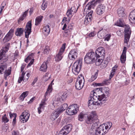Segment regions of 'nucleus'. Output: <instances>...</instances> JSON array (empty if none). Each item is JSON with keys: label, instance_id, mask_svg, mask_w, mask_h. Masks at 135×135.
Returning a JSON list of instances; mask_svg holds the SVG:
<instances>
[{"label": "nucleus", "instance_id": "f257e3e1", "mask_svg": "<svg viewBox=\"0 0 135 135\" xmlns=\"http://www.w3.org/2000/svg\"><path fill=\"white\" fill-rule=\"evenodd\" d=\"M97 98L95 95L93 97H90L88 102V107L91 109L93 108V106L95 105H101L103 104L107 100V98L104 94L101 95H98Z\"/></svg>", "mask_w": 135, "mask_h": 135}, {"label": "nucleus", "instance_id": "f03ea898", "mask_svg": "<svg viewBox=\"0 0 135 135\" xmlns=\"http://www.w3.org/2000/svg\"><path fill=\"white\" fill-rule=\"evenodd\" d=\"M112 125L111 123H108L100 126L97 129V135H103L105 134Z\"/></svg>", "mask_w": 135, "mask_h": 135}, {"label": "nucleus", "instance_id": "7ed1b4c3", "mask_svg": "<svg viewBox=\"0 0 135 135\" xmlns=\"http://www.w3.org/2000/svg\"><path fill=\"white\" fill-rule=\"evenodd\" d=\"M66 23H65L62 28L64 30L63 35L64 37L70 36L71 35L72 31L73 29V26L71 24H69L67 27Z\"/></svg>", "mask_w": 135, "mask_h": 135}, {"label": "nucleus", "instance_id": "20e7f679", "mask_svg": "<svg viewBox=\"0 0 135 135\" xmlns=\"http://www.w3.org/2000/svg\"><path fill=\"white\" fill-rule=\"evenodd\" d=\"M82 66V62L80 60L76 61L72 66L73 73L75 75H77L81 70Z\"/></svg>", "mask_w": 135, "mask_h": 135}, {"label": "nucleus", "instance_id": "39448f33", "mask_svg": "<svg viewBox=\"0 0 135 135\" xmlns=\"http://www.w3.org/2000/svg\"><path fill=\"white\" fill-rule=\"evenodd\" d=\"M31 20L28 21L27 23L25 29V37L26 38H27V46H28V43L29 41L28 38L29 37V35L31 32Z\"/></svg>", "mask_w": 135, "mask_h": 135}, {"label": "nucleus", "instance_id": "423d86ee", "mask_svg": "<svg viewBox=\"0 0 135 135\" xmlns=\"http://www.w3.org/2000/svg\"><path fill=\"white\" fill-rule=\"evenodd\" d=\"M124 30V43L127 44L129 40L131 33L130 27L128 25L125 26Z\"/></svg>", "mask_w": 135, "mask_h": 135}, {"label": "nucleus", "instance_id": "0eeeda50", "mask_svg": "<svg viewBox=\"0 0 135 135\" xmlns=\"http://www.w3.org/2000/svg\"><path fill=\"white\" fill-rule=\"evenodd\" d=\"M66 44H63L59 50L58 54H57L55 57V60L56 62H58L61 60L62 58L63 54L66 48Z\"/></svg>", "mask_w": 135, "mask_h": 135}, {"label": "nucleus", "instance_id": "6e6552de", "mask_svg": "<svg viewBox=\"0 0 135 135\" xmlns=\"http://www.w3.org/2000/svg\"><path fill=\"white\" fill-rule=\"evenodd\" d=\"M84 78L82 76H79L75 82V86L76 89L78 90L81 89L84 85Z\"/></svg>", "mask_w": 135, "mask_h": 135}, {"label": "nucleus", "instance_id": "1a4fd4ad", "mask_svg": "<svg viewBox=\"0 0 135 135\" xmlns=\"http://www.w3.org/2000/svg\"><path fill=\"white\" fill-rule=\"evenodd\" d=\"M79 110V108L76 104H74L69 106L66 110V112L69 115H73L76 114Z\"/></svg>", "mask_w": 135, "mask_h": 135}, {"label": "nucleus", "instance_id": "9d476101", "mask_svg": "<svg viewBox=\"0 0 135 135\" xmlns=\"http://www.w3.org/2000/svg\"><path fill=\"white\" fill-rule=\"evenodd\" d=\"M97 119V115L96 112H92L90 115L87 117L86 120V122L88 124H91L94 123L95 120Z\"/></svg>", "mask_w": 135, "mask_h": 135}, {"label": "nucleus", "instance_id": "9b49d317", "mask_svg": "<svg viewBox=\"0 0 135 135\" xmlns=\"http://www.w3.org/2000/svg\"><path fill=\"white\" fill-rule=\"evenodd\" d=\"M72 128V126L70 124L64 127L60 131L58 135H66L70 131Z\"/></svg>", "mask_w": 135, "mask_h": 135}, {"label": "nucleus", "instance_id": "f8f14e48", "mask_svg": "<svg viewBox=\"0 0 135 135\" xmlns=\"http://www.w3.org/2000/svg\"><path fill=\"white\" fill-rule=\"evenodd\" d=\"M95 53L96 58H104L105 56V49L104 47H99L96 50Z\"/></svg>", "mask_w": 135, "mask_h": 135}, {"label": "nucleus", "instance_id": "ddd939ff", "mask_svg": "<svg viewBox=\"0 0 135 135\" xmlns=\"http://www.w3.org/2000/svg\"><path fill=\"white\" fill-rule=\"evenodd\" d=\"M30 116V114L28 112L25 111L20 116V120L22 122H26L28 120Z\"/></svg>", "mask_w": 135, "mask_h": 135}, {"label": "nucleus", "instance_id": "4468645a", "mask_svg": "<svg viewBox=\"0 0 135 135\" xmlns=\"http://www.w3.org/2000/svg\"><path fill=\"white\" fill-rule=\"evenodd\" d=\"M105 7L102 4H99L97 7L95 9L97 14L99 15H101L105 12Z\"/></svg>", "mask_w": 135, "mask_h": 135}, {"label": "nucleus", "instance_id": "2eb2a0df", "mask_svg": "<svg viewBox=\"0 0 135 135\" xmlns=\"http://www.w3.org/2000/svg\"><path fill=\"white\" fill-rule=\"evenodd\" d=\"M78 54L77 49H72L69 53L68 56L70 60H74L77 58Z\"/></svg>", "mask_w": 135, "mask_h": 135}, {"label": "nucleus", "instance_id": "dca6fc26", "mask_svg": "<svg viewBox=\"0 0 135 135\" xmlns=\"http://www.w3.org/2000/svg\"><path fill=\"white\" fill-rule=\"evenodd\" d=\"M14 30L13 29H11L8 33L6 35L3 39V41L6 42L9 41L12 37Z\"/></svg>", "mask_w": 135, "mask_h": 135}, {"label": "nucleus", "instance_id": "f3484780", "mask_svg": "<svg viewBox=\"0 0 135 135\" xmlns=\"http://www.w3.org/2000/svg\"><path fill=\"white\" fill-rule=\"evenodd\" d=\"M52 89V86L50 84L49 85L48 87L46 92L45 94L44 95V98L42 99L41 101H45V102L46 103L47 100V96L50 95V93H51Z\"/></svg>", "mask_w": 135, "mask_h": 135}, {"label": "nucleus", "instance_id": "a211bd4d", "mask_svg": "<svg viewBox=\"0 0 135 135\" xmlns=\"http://www.w3.org/2000/svg\"><path fill=\"white\" fill-rule=\"evenodd\" d=\"M104 58H100L98 60V62L99 63L98 65H101V67L103 68H104L107 66L108 62L107 59L104 60Z\"/></svg>", "mask_w": 135, "mask_h": 135}, {"label": "nucleus", "instance_id": "6ab92c4d", "mask_svg": "<svg viewBox=\"0 0 135 135\" xmlns=\"http://www.w3.org/2000/svg\"><path fill=\"white\" fill-rule=\"evenodd\" d=\"M127 48L126 47H124L123 52L120 57V60L121 63H124L126 60V53Z\"/></svg>", "mask_w": 135, "mask_h": 135}, {"label": "nucleus", "instance_id": "aec40b11", "mask_svg": "<svg viewBox=\"0 0 135 135\" xmlns=\"http://www.w3.org/2000/svg\"><path fill=\"white\" fill-rule=\"evenodd\" d=\"M124 9L123 7L119 8L117 10V13L119 17L122 18L126 15Z\"/></svg>", "mask_w": 135, "mask_h": 135}, {"label": "nucleus", "instance_id": "412c9836", "mask_svg": "<svg viewBox=\"0 0 135 135\" xmlns=\"http://www.w3.org/2000/svg\"><path fill=\"white\" fill-rule=\"evenodd\" d=\"M129 20L131 23H135V9L130 12L129 16Z\"/></svg>", "mask_w": 135, "mask_h": 135}, {"label": "nucleus", "instance_id": "4be33fe9", "mask_svg": "<svg viewBox=\"0 0 135 135\" xmlns=\"http://www.w3.org/2000/svg\"><path fill=\"white\" fill-rule=\"evenodd\" d=\"M98 94L99 92L101 93L102 92V88H97L96 89H94V90L92 91L91 92L90 97H94V95L97 98H98L97 97H98V95H97V93L98 92Z\"/></svg>", "mask_w": 135, "mask_h": 135}, {"label": "nucleus", "instance_id": "5701e85b", "mask_svg": "<svg viewBox=\"0 0 135 135\" xmlns=\"http://www.w3.org/2000/svg\"><path fill=\"white\" fill-rule=\"evenodd\" d=\"M46 103L45 102V101H41L39 104V107L38 108V112L39 114L42 112V109L44 110L45 106L46 105Z\"/></svg>", "mask_w": 135, "mask_h": 135}, {"label": "nucleus", "instance_id": "b1692460", "mask_svg": "<svg viewBox=\"0 0 135 135\" xmlns=\"http://www.w3.org/2000/svg\"><path fill=\"white\" fill-rule=\"evenodd\" d=\"M107 31L105 30L102 29L99 31L97 33V36L98 37L102 39L104 38L106 35Z\"/></svg>", "mask_w": 135, "mask_h": 135}, {"label": "nucleus", "instance_id": "393cba45", "mask_svg": "<svg viewBox=\"0 0 135 135\" xmlns=\"http://www.w3.org/2000/svg\"><path fill=\"white\" fill-rule=\"evenodd\" d=\"M86 55L94 61L95 59H97V58H96L95 53H94L92 50L89 52Z\"/></svg>", "mask_w": 135, "mask_h": 135}, {"label": "nucleus", "instance_id": "a878e982", "mask_svg": "<svg viewBox=\"0 0 135 135\" xmlns=\"http://www.w3.org/2000/svg\"><path fill=\"white\" fill-rule=\"evenodd\" d=\"M42 32L45 35H48L50 32V28L48 25L44 26L42 29Z\"/></svg>", "mask_w": 135, "mask_h": 135}, {"label": "nucleus", "instance_id": "bb28decb", "mask_svg": "<svg viewBox=\"0 0 135 135\" xmlns=\"http://www.w3.org/2000/svg\"><path fill=\"white\" fill-rule=\"evenodd\" d=\"M60 113L57 110L53 112L51 114L50 116V118L52 120H54L59 116Z\"/></svg>", "mask_w": 135, "mask_h": 135}, {"label": "nucleus", "instance_id": "cd10ccee", "mask_svg": "<svg viewBox=\"0 0 135 135\" xmlns=\"http://www.w3.org/2000/svg\"><path fill=\"white\" fill-rule=\"evenodd\" d=\"M68 96V94L66 92L62 93V94H59V99H58V101H61V100L63 101L66 100V98Z\"/></svg>", "mask_w": 135, "mask_h": 135}, {"label": "nucleus", "instance_id": "c85d7f7f", "mask_svg": "<svg viewBox=\"0 0 135 135\" xmlns=\"http://www.w3.org/2000/svg\"><path fill=\"white\" fill-rule=\"evenodd\" d=\"M43 18V16L41 15L36 17L35 20V25L37 26L40 24Z\"/></svg>", "mask_w": 135, "mask_h": 135}, {"label": "nucleus", "instance_id": "c756f323", "mask_svg": "<svg viewBox=\"0 0 135 135\" xmlns=\"http://www.w3.org/2000/svg\"><path fill=\"white\" fill-rule=\"evenodd\" d=\"M68 106L67 104H64L60 106V107L57 109L56 110L60 113L66 109L68 107Z\"/></svg>", "mask_w": 135, "mask_h": 135}, {"label": "nucleus", "instance_id": "7c9ffc66", "mask_svg": "<svg viewBox=\"0 0 135 135\" xmlns=\"http://www.w3.org/2000/svg\"><path fill=\"white\" fill-rule=\"evenodd\" d=\"M7 68L6 64L1 63L0 64V74H2Z\"/></svg>", "mask_w": 135, "mask_h": 135}, {"label": "nucleus", "instance_id": "2f4dec72", "mask_svg": "<svg viewBox=\"0 0 135 135\" xmlns=\"http://www.w3.org/2000/svg\"><path fill=\"white\" fill-rule=\"evenodd\" d=\"M47 68V63L44 62L41 65L40 69V70L43 72H46Z\"/></svg>", "mask_w": 135, "mask_h": 135}, {"label": "nucleus", "instance_id": "473e14b6", "mask_svg": "<svg viewBox=\"0 0 135 135\" xmlns=\"http://www.w3.org/2000/svg\"><path fill=\"white\" fill-rule=\"evenodd\" d=\"M29 92L28 91H25L23 92L20 95L19 98V99L20 100L23 101L24 99L28 95Z\"/></svg>", "mask_w": 135, "mask_h": 135}, {"label": "nucleus", "instance_id": "72a5a7b5", "mask_svg": "<svg viewBox=\"0 0 135 135\" xmlns=\"http://www.w3.org/2000/svg\"><path fill=\"white\" fill-rule=\"evenodd\" d=\"M4 74V78L5 80L7 79V77L9 76L11 74V68L10 67L8 70H5Z\"/></svg>", "mask_w": 135, "mask_h": 135}, {"label": "nucleus", "instance_id": "f704fd0d", "mask_svg": "<svg viewBox=\"0 0 135 135\" xmlns=\"http://www.w3.org/2000/svg\"><path fill=\"white\" fill-rule=\"evenodd\" d=\"M95 0H93L90 2H89L88 4L86 5V7L88 5V10H90L91 8H94L95 5Z\"/></svg>", "mask_w": 135, "mask_h": 135}, {"label": "nucleus", "instance_id": "c9c22d12", "mask_svg": "<svg viewBox=\"0 0 135 135\" xmlns=\"http://www.w3.org/2000/svg\"><path fill=\"white\" fill-rule=\"evenodd\" d=\"M98 71L93 74L91 78L89 79L88 81L89 82H91L94 81L97 78L98 74Z\"/></svg>", "mask_w": 135, "mask_h": 135}, {"label": "nucleus", "instance_id": "e433bc0d", "mask_svg": "<svg viewBox=\"0 0 135 135\" xmlns=\"http://www.w3.org/2000/svg\"><path fill=\"white\" fill-rule=\"evenodd\" d=\"M84 60L85 62L87 64L92 63L94 62V61L86 55L85 57Z\"/></svg>", "mask_w": 135, "mask_h": 135}, {"label": "nucleus", "instance_id": "4c0bfd02", "mask_svg": "<svg viewBox=\"0 0 135 135\" xmlns=\"http://www.w3.org/2000/svg\"><path fill=\"white\" fill-rule=\"evenodd\" d=\"M104 93L107 96H109L110 93V89L108 87H104L103 88H102V92Z\"/></svg>", "mask_w": 135, "mask_h": 135}, {"label": "nucleus", "instance_id": "58836bf2", "mask_svg": "<svg viewBox=\"0 0 135 135\" xmlns=\"http://www.w3.org/2000/svg\"><path fill=\"white\" fill-rule=\"evenodd\" d=\"M74 13L73 12H72L71 10V9H68L66 12V15L68 17V21H69L71 19V18L72 17V14H74Z\"/></svg>", "mask_w": 135, "mask_h": 135}, {"label": "nucleus", "instance_id": "ea45409f", "mask_svg": "<svg viewBox=\"0 0 135 135\" xmlns=\"http://www.w3.org/2000/svg\"><path fill=\"white\" fill-rule=\"evenodd\" d=\"M23 32L22 28H17V29L16 32H15V34L16 36H20L21 35L23 34Z\"/></svg>", "mask_w": 135, "mask_h": 135}, {"label": "nucleus", "instance_id": "a19ab883", "mask_svg": "<svg viewBox=\"0 0 135 135\" xmlns=\"http://www.w3.org/2000/svg\"><path fill=\"white\" fill-rule=\"evenodd\" d=\"M34 55V53H31L25 59V61L26 62L28 63L29 61L30 60H32L33 59V57Z\"/></svg>", "mask_w": 135, "mask_h": 135}, {"label": "nucleus", "instance_id": "79ce46f5", "mask_svg": "<svg viewBox=\"0 0 135 135\" xmlns=\"http://www.w3.org/2000/svg\"><path fill=\"white\" fill-rule=\"evenodd\" d=\"M115 25L118 26L124 27H125V26L126 25H125L123 23L122 20L120 19H119L117 21Z\"/></svg>", "mask_w": 135, "mask_h": 135}, {"label": "nucleus", "instance_id": "37998d69", "mask_svg": "<svg viewBox=\"0 0 135 135\" xmlns=\"http://www.w3.org/2000/svg\"><path fill=\"white\" fill-rule=\"evenodd\" d=\"M50 51V49L49 46H46L44 49L42 53L44 54L47 55L49 53Z\"/></svg>", "mask_w": 135, "mask_h": 135}, {"label": "nucleus", "instance_id": "c03bdc74", "mask_svg": "<svg viewBox=\"0 0 135 135\" xmlns=\"http://www.w3.org/2000/svg\"><path fill=\"white\" fill-rule=\"evenodd\" d=\"M25 74V73L23 72L21 74V76L19 77L18 81V82L19 83H21L23 80L25 81V80H24L25 78H24Z\"/></svg>", "mask_w": 135, "mask_h": 135}, {"label": "nucleus", "instance_id": "a18cd8bd", "mask_svg": "<svg viewBox=\"0 0 135 135\" xmlns=\"http://www.w3.org/2000/svg\"><path fill=\"white\" fill-rule=\"evenodd\" d=\"M6 52L4 51L2 49H1L0 51V60H1L3 57L5 56Z\"/></svg>", "mask_w": 135, "mask_h": 135}, {"label": "nucleus", "instance_id": "49530a36", "mask_svg": "<svg viewBox=\"0 0 135 135\" xmlns=\"http://www.w3.org/2000/svg\"><path fill=\"white\" fill-rule=\"evenodd\" d=\"M90 132L91 134V135H97V129H96L94 128H91L90 130Z\"/></svg>", "mask_w": 135, "mask_h": 135}, {"label": "nucleus", "instance_id": "de8ad7c7", "mask_svg": "<svg viewBox=\"0 0 135 135\" xmlns=\"http://www.w3.org/2000/svg\"><path fill=\"white\" fill-rule=\"evenodd\" d=\"M2 121L4 123H6L9 121V119L7 117L6 115V114H4L2 117Z\"/></svg>", "mask_w": 135, "mask_h": 135}, {"label": "nucleus", "instance_id": "09e8293b", "mask_svg": "<svg viewBox=\"0 0 135 135\" xmlns=\"http://www.w3.org/2000/svg\"><path fill=\"white\" fill-rule=\"evenodd\" d=\"M10 45V44L9 43H7L5 45L4 47L3 48V49H2L5 52H6V53L9 50Z\"/></svg>", "mask_w": 135, "mask_h": 135}, {"label": "nucleus", "instance_id": "8fccbe9b", "mask_svg": "<svg viewBox=\"0 0 135 135\" xmlns=\"http://www.w3.org/2000/svg\"><path fill=\"white\" fill-rule=\"evenodd\" d=\"M91 18H89L88 17L86 16L84 21V24L85 25H87L91 22Z\"/></svg>", "mask_w": 135, "mask_h": 135}, {"label": "nucleus", "instance_id": "3c124183", "mask_svg": "<svg viewBox=\"0 0 135 135\" xmlns=\"http://www.w3.org/2000/svg\"><path fill=\"white\" fill-rule=\"evenodd\" d=\"M47 3L44 1H43L41 5V8L43 10H45L47 8Z\"/></svg>", "mask_w": 135, "mask_h": 135}, {"label": "nucleus", "instance_id": "603ef678", "mask_svg": "<svg viewBox=\"0 0 135 135\" xmlns=\"http://www.w3.org/2000/svg\"><path fill=\"white\" fill-rule=\"evenodd\" d=\"M93 13V11L92 10L90 11V12L88 13L86 16L88 17L89 18H91L92 20L93 18L92 15Z\"/></svg>", "mask_w": 135, "mask_h": 135}, {"label": "nucleus", "instance_id": "864d4df0", "mask_svg": "<svg viewBox=\"0 0 135 135\" xmlns=\"http://www.w3.org/2000/svg\"><path fill=\"white\" fill-rule=\"evenodd\" d=\"M84 114L82 113H80L79 115L78 119L80 121H82L83 120L84 118Z\"/></svg>", "mask_w": 135, "mask_h": 135}, {"label": "nucleus", "instance_id": "5fc2aeb1", "mask_svg": "<svg viewBox=\"0 0 135 135\" xmlns=\"http://www.w3.org/2000/svg\"><path fill=\"white\" fill-rule=\"evenodd\" d=\"M111 36V35L110 34H106L105 37H104V40L105 41H108L110 39Z\"/></svg>", "mask_w": 135, "mask_h": 135}, {"label": "nucleus", "instance_id": "6e6d98bb", "mask_svg": "<svg viewBox=\"0 0 135 135\" xmlns=\"http://www.w3.org/2000/svg\"><path fill=\"white\" fill-rule=\"evenodd\" d=\"M96 34V33L94 31H93L90 33L88 35V36L89 37H94Z\"/></svg>", "mask_w": 135, "mask_h": 135}, {"label": "nucleus", "instance_id": "4d7b16f0", "mask_svg": "<svg viewBox=\"0 0 135 135\" xmlns=\"http://www.w3.org/2000/svg\"><path fill=\"white\" fill-rule=\"evenodd\" d=\"M98 124L96 122H95L94 123L92 124L91 127V128L97 129L98 128Z\"/></svg>", "mask_w": 135, "mask_h": 135}, {"label": "nucleus", "instance_id": "13d9d810", "mask_svg": "<svg viewBox=\"0 0 135 135\" xmlns=\"http://www.w3.org/2000/svg\"><path fill=\"white\" fill-rule=\"evenodd\" d=\"M10 118L12 119L13 117L14 118H16L17 114L16 113H12L11 112L9 113Z\"/></svg>", "mask_w": 135, "mask_h": 135}, {"label": "nucleus", "instance_id": "bf43d9fd", "mask_svg": "<svg viewBox=\"0 0 135 135\" xmlns=\"http://www.w3.org/2000/svg\"><path fill=\"white\" fill-rule=\"evenodd\" d=\"M70 9L71 10L72 12H73L74 13L77 12L78 8H76L75 6H74L72 7Z\"/></svg>", "mask_w": 135, "mask_h": 135}, {"label": "nucleus", "instance_id": "052dcab7", "mask_svg": "<svg viewBox=\"0 0 135 135\" xmlns=\"http://www.w3.org/2000/svg\"><path fill=\"white\" fill-rule=\"evenodd\" d=\"M25 18L21 15L19 18L18 21V24H20L21 22L23 21Z\"/></svg>", "mask_w": 135, "mask_h": 135}, {"label": "nucleus", "instance_id": "680f3d73", "mask_svg": "<svg viewBox=\"0 0 135 135\" xmlns=\"http://www.w3.org/2000/svg\"><path fill=\"white\" fill-rule=\"evenodd\" d=\"M29 9H27L26 11L23 12L22 16L23 17L25 18L26 17L27 15Z\"/></svg>", "mask_w": 135, "mask_h": 135}, {"label": "nucleus", "instance_id": "e2e57ef3", "mask_svg": "<svg viewBox=\"0 0 135 135\" xmlns=\"http://www.w3.org/2000/svg\"><path fill=\"white\" fill-rule=\"evenodd\" d=\"M118 67V66L117 65H115L114 67H113L112 70L111 71L115 73L116 72V71L117 70V68Z\"/></svg>", "mask_w": 135, "mask_h": 135}, {"label": "nucleus", "instance_id": "0e129e2a", "mask_svg": "<svg viewBox=\"0 0 135 135\" xmlns=\"http://www.w3.org/2000/svg\"><path fill=\"white\" fill-rule=\"evenodd\" d=\"M34 61V59H33L31 61L30 63L28 64L27 66V67H30L33 64Z\"/></svg>", "mask_w": 135, "mask_h": 135}, {"label": "nucleus", "instance_id": "69168bd1", "mask_svg": "<svg viewBox=\"0 0 135 135\" xmlns=\"http://www.w3.org/2000/svg\"><path fill=\"white\" fill-rule=\"evenodd\" d=\"M115 73L113 72L112 71L111 72L109 76V79L110 80L113 77Z\"/></svg>", "mask_w": 135, "mask_h": 135}, {"label": "nucleus", "instance_id": "338daca9", "mask_svg": "<svg viewBox=\"0 0 135 135\" xmlns=\"http://www.w3.org/2000/svg\"><path fill=\"white\" fill-rule=\"evenodd\" d=\"M35 97H33L32 98H31L30 100V101L28 102L29 103H31L34 100H35Z\"/></svg>", "mask_w": 135, "mask_h": 135}, {"label": "nucleus", "instance_id": "774afa93", "mask_svg": "<svg viewBox=\"0 0 135 135\" xmlns=\"http://www.w3.org/2000/svg\"><path fill=\"white\" fill-rule=\"evenodd\" d=\"M37 78H36L35 79L32 84V85H33L35 84V83L36 82V81H37Z\"/></svg>", "mask_w": 135, "mask_h": 135}]
</instances>
